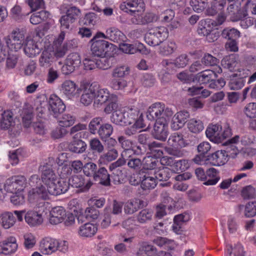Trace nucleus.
I'll return each instance as SVG.
<instances>
[{
    "label": "nucleus",
    "mask_w": 256,
    "mask_h": 256,
    "mask_svg": "<svg viewBox=\"0 0 256 256\" xmlns=\"http://www.w3.org/2000/svg\"><path fill=\"white\" fill-rule=\"evenodd\" d=\"M83 89L84 93L80 98L82 104L88 106L93 102L94 106L98 108L106 104L104 112L107 114L112 112V122L118 125L126 126L125 108H120L116 94L98 84H86Z\"/></svg>",
    "instance_id": "1"
},
{
    "label": "nucleus",
    "mask_w": 256,
    "mask_h": 256,
    "mask_svg": "<svg viewBox=\"0 0 256 256\" xmlns=\"http://www.w3.org/2000/svg\"><path fill=\"white\" fill-rule=\"evenodd\" d=\"M40 170L42 172L43 184L38 186L40 180L36 174L32 176L29 180V185L36 186L28 192V199L30 202H38L39 199L48 200L50 196L59 195L67 192L68 184L59 180L50 166H42Z\"/></svg>",
    "instance_id": "2"
},
{
    "label": "nucleus",
    "mask_w": 256,
    "mask_h": 256,
    "mask_svg": "<svg viewBox=\"0 0 256 256\" xmlns=\"http://www.w3.org/2000/svg\"><path fill=\"white\" fill-rule=\"evenodd\" d=\"M92 53L94 56L99 58L96 59V68L107 70L112 64V58L118 56L122 53L134 54L136 49H93Z\"/></svg>",
    "instance_id": "3"
},
{
    "label": "nucleus",
    "mask_w": 256,
    "mask_h": 256,
    "mask_svg": "<svg viewBox=\"0 0 256 256\" xmlns=\"http://www.w3.org/2000/svg\"><path fill=\"white\" fill-rule=\"evenodd\" d=\"M144 167L139 172L141 180V186L144 190L154 188L158 183L154 174L156 166V160L150 157L144 158L143 160Z\"/></svg>",
    "instance_id": "4"
},
{
    "label": "nucleus",
    "mask_w": 256,
    "mask_h": 256,
    "mask_svg": "<svg viewBox=\"0 0 256 256\" xmlns=\"http://www.w3.org/2000/svg\"><path fill=\"white\" fill-rule=\"evenodd\" d=\"M206 137L214 143H220L230 136L231 130L226 123L209 124L206 130Z\"/></svg>",
    "instance_id": "5"
},
{
    "label": "nucleus",
    "mask_w": 256,
    "mask_h": 256,
    "mask_svg": "<svg viewBox=\"0 0 256 256\" xmlns=\"http://www.w3.org/2000/svg\"><path fill=\"white\" fill-rule=\"evenodd\" d=\"M125 114L126 126L132 124L130 128L126 130V134L132 135L136 133L137 130L144 127L142 114L140 113L138 108H125Z\"/></svg>",
    "instance_id": "6"
},
{
    "label": "nucleus",
    "mask_w": 256,
    "mask_h": 256,
    "mask_svg": "<svg viewBox=\"0 0 256 256\" xmlns=\"http://www.w3.org/2000/svg\"><path fill=\"white\" fill-rule=\"evenodd\" d=\"M174 114L172 108L165 106L162 102H156L152 104L148 108L146 116L152 121H162L170 120Z\"/></svg>",
    "instance_id": "7"
},
{
    "label": "nucleus",
    "mask_w": 256,
    "mask_h": 256,
    "mask_svg": "<svg viewBox=\"0 0 256 256\" xmlns=\"http://www.w3.org/2000/svg\"><path fill=\"white\" fill-rule=\"evenodd\" d=\"M93 83H85L79 87L76 84L70 80H64L60 85V91L62 94L68 100H74L78 99L82 91V95L84 93V87L86 84H93ZM82 96H80L81 97ZM81 98H80V99Z\"/></svg>",
    "instance_id": "8"
},
{
    "label": "nucleus",
    "mask_w": 256,
    "mask_h": 256,
    "mask_svg": "<svg viewBox=\"0 0 256 256\" xmlns=\"http://www.w3.org/2000/svg\"><path fill=\"white\" fill-rule=\"evenodd\" d=\"M26 184V179L24 176H15L8 178L4 184L1 186L6 194H14L18 190H23Z\"/></svg>",
    "instance_id": "9"
},
{
    "label": "nucleus",
    "mask_w": 256,
    "mask_h": 256,
    "mask_svg": "<svg viewBox=\"0 0 256 256\" xmlns=\"http://www.w3.org/2000/svg\"><path fill=\"white\" fill-rule=\"evenodd\" d=\"M80 63L81 59L79 54L71 53L68 56L61 68L62 72L65 75L70 74L80 66Z\"/></svg>",
    "instance_id": "10"
},
{
    "label": "nucleus",
    "mask_w": 256,
    "mask_h": 256,
    "mask_svg": "<svg viewBox=\"0 0 256 256\" xmlns=\"http://www.w3.org/2000/svg\"><path fill=\"white\" fill-rule=\"evenodd\" d=\"M80 63L81 59L79 54L71 53L68 56L61 68L62 72L65 75L70 74L80 66Z\"/></svg>",
    "instance_id": "11"
},
{
    "label": "nucleus",
    "mask_w": 256,
    "mask_h": 256,
    "mask_svg": "<svg viewBox=\"0 0 256 256\" xmlns=\"http://www.w3.org/2000/svg\"><path fill=\"white\" fill-rule=\"evenodd\" d=\"M122 11L130 14L142 12L144 10V4L142 0H126L120 5Z\"/></svg>",
    "instance_id": "12"
},
{
    "label": "nucleus",
    "mask_w": 256,
    "mask_h": 256,
    "mask_svg": "<svg viewBox=\"0 0 256 256\" xmlns=\"http://www.w3.org/2000/svg\"><path fill=\"white\" fill-rule=\"evenodd\" d=\"M168 144L170 147L165 148L166 151L170 154L176 156V149H178L186 146V143L181 134L174 133L172 134L168 140Z\"/></svg>",
    "instance_id": "13"
},
{
    "label": "nucleus",
    "mask_w": 256,
    "mask_h": 256,
    "mask_svg": "<svg viewBox=\"0 0 256 256\" xmlns=\"http://www.w3.org/2000/svg\"><path fill=\"white\" fill-rule=\"evenodd\" d=\"M230 20L233 22L240 21V26L243 28H247L253 25L254 19L248 16V12L246 10L238 8L235 14L230 17Z\"/></svg>",
    "instance_id": "14"
},
{
    "label": "nucleus",
    "mask_w": 256,
    "mask_h": 256,
    "mask_svg": "<svg viewBox=\"0 0 256 256\" xmlns=\"http://www.w3.org/2000/svg\"><path fill=\"white\" fill-rule=\"evenodd\" d=\"M26 222L31 228L37 227L44 222L42 213L37 209L29 210L24 215Z\"/></svg>",
    "instance_id": "15"
},
{
    "label": "nucleus",
    "mask_w": 256,
    "mask_h": 256,
    "mask_svg": "<svg viewBox=\"0 0 256 256\" xmlns=\"http://www.w3.org/2000/svg\"><path fill=\"white\" fill-rule=\"evenodd\" d=\"M165 120L156 122L154 127L153 136L157 140L165 141L168 134V122Z\"/></svg>",
    "instance_id": "16"
},
{
    "label": "nucleus",
    "mask_w": 256,
    "mask_h": 256,
    "mask_svg": "<svg viewBox=\"0 0 256 256\" xmlns=\"http://www.w3.org/2000/svg\"><path fill=\"white\" fill-rule=\"evenodd\" d=\"M70 206H74V204H76L77 207L76 206V208L73 209L74 212H76L78 214L84 215V216L88 220H96L99 216V211L92 206L87 208L84 210L78 204V200L76 199L70 200Z\"/></svg>",
    "instance_id": "17"
},
{
    "label": "nucleus",
    "mask_w": 256,
    "mask_h": 256,
    "mask_svg": "<svg viewBox=\"0 0 256 256\" xmlns=\"http://www.w3.org/2000/svg\"><path fill=\"white\" fill-rule=\"evenodd\" d=\"M18 248L16 238L10 236L0 242V254L10 255L16 252Z\"/></svg>",
    "instance_id": "18"
},
{
    "label": "nucleus",
    "mask_w": 256,
    "mask_h": 256,
    "mask_svg": "<svg viewBox=\"0 0 256 256\" xmlns=\"http://www.w3.org/2000/svg\"><path fill=\"white\" fill-rule=\"evenodd\" d=\"M240 32L234 28H224L222 32V36L228 41L226 42L225 48H238L236 40L240 37Z\"/></svg>",
    "instance_id": "19"
},
{
    "label": "nucleus",
    "mask_w": 256,
    "mask_h": 256,
    "mask_svg": "<svg viewBox=\"0 0 256 256\" xmlns=\"http://www.w3.org/2000/svg\"><path fill=\"white\" fill-rule=\"evenodd\" d=\"M24 38V35L19 30H14L4 38L6 46L8 48H22L21 42Z\"/></svg>",
    "instance_id": "20"
},
{
    "label": "nucleus",
    "mask_w": 256,
    "mask_h": 256,
    "mask_svg": "<svg viewBox=\"0 0 256 256\" xmlns=\"http://www.w3.org/2000/svg\"><path fill=\"white\" fill-rule=\"evenodd\" d=\"M14 125L12 112L10 110H4L0 107V130L10 129Z\"/></svg>",
    "instance_id": "21"
},
{
    "label": "nucleus",
    "mask_w": 256,
    "mask_h": 256,
    "mask_svg": "<svg viewBox=\"0 0 256 256\" xmlns=\"http://www.w3.org/2000/svg\"><path fill=\"white\" fill-rule=\"evenodd\" d=\"M49 110L52 112L54 117L63 112L66 106L62 100L56 94H51L48 98Z\"/></svg>",
    "instance_id": "22"
},
{
    "label": "nucleus",
    "mask_w": 256,
    "mask_h": 256,
    "mask_svg": "<svg viewBox=\"0 0 256 256\" xmlns=\"http://www.w3.org/2000/svg\"><path fill=\"white\" fill-rule=\"evenodd\" d=\"M56 239L46 237L40 240L39 248L43 254L51 255L56 252Z\"/></svg>",
    "instance_id": "23"
},
{
    "label": "nucleus",
    "mask_w": 256,
    "mask_h": 256,
    "mask_svg": "<svg viewBox=\"0 0 256 256\" xmlns=\"http://www.w3.org/2000/svg\"><path fill=\"white\" fill-rule=\"evenodd\" d=\"M190 116L189 112L186 110H182L176 112L173 116L170 126L174 130L182 128Z\"/></svg>",
    "instance_id": "24"
},
{
    "label": "nucleus",
    "mask_w": 256,
    "mask_h": 256,
    "mask_svg": "<svg viewBox=\"0 0 256 256\" xmlns=\"http://www.w3.org/2000/svg\"><path fill=\"white\" fill-rule=\"evenodd\" d=\"M72 186L79 188L80 192H87L92 186L90 180H85L82 176H74L69 179V184Z\"/></svg>",
    "instance_id": "25"
},
{
    "label": "nucleus",
    "mask_w": 256,
    "mask_h": 256,
    "mask_svg": "<svg viewBox=\"0 0 256 256\" xmlns=\"http://www.w3.org/2000/svg\"><path fill=\"white\" fill-rule=\"evenodd\" d=\"M174 206L175 202L171 198L168 196H163L162 204L158 206L156 208V217L158 218H162L166 214V208L171 210Z\"/></svg>",
    "instance_id": "26"
},
{
    "label": "nucleus",
    "mask_w": 256,
    "mask_h": 256,
    "mask_svg": "<svg viewBox=\"0 0 256 256\" xmlns=\"http://www.w3.org/2000/svg\"><path fill=\"white\" fill-rule=\"evenodd\" d=\"M66 212L62 206L52 208L50 212L49 222L52 224H58L64 221Z\"/></svg>",
    "instance_id": "27"
},
{
    "label": "nucleus",
    "mask_w": 256,
    "mask_h": 256,
    "mask_svg": "<svg viewBox=\"0 0 256 256\" xmlns=\"http://www.w3.org/2000/svg\"><path fill=\"white\" fill-rule=\"evenodd\" d=\"M210 164L214 166L224 165L228 161V154L224 150H218L210 155Z\"/></svg>",
    "instance_id": "28"
},
{
    "label": "nucleus",
    "mask_w": 256,
    "mask_h": 256,
    "mask_svg": "<svg viewBox=\"0 0 256 256\" xmlns=\"http://www.w3.org/2000/svg\"><path fill=\"white\" fill-rule=\"evenodd\" d=\"M16 222V218L11 212H4L0 214V224L4 229H9Z\"/></svg>",
    "instance_id": "29"
},
{
    "label": "nucleus",
    "mask_w": 256,
    "mask_h": 256,
    "mask_svg": "<svg viewBox=\"0 0 256 256\" xmlns=\"http://www.w3.org/2000/svg\"><path fill=\"white\" fill-rule=\"evenodd\" d=\"M98 230L96 225L88 222L79 227L78 234L84 238H90L94 236Z\"/></svg>",
    "instance_id": "30"
},
{
    "label": "nucleus",
    "mask_w": 256,
    "mask_h": 256,
    "mask_svg": "<svg viewBox=\"0 0 256 256\" xmlns=\"http://www.w3.org/2000/svg\"><path fill=\"white\" fill-rule=\"evenodd\" d=\"M162 144L154 142L148 145L149 149L150 150V154L146 158L150 157L156 160V166L158 163V160H157L158 158H160L163 154V152L162 149Z\"/></svg>",
    "instance_id": "31"
},
{
    "label": "nucleus",
    "mask_w": 256,
    "mask_h": 256,
    "mask_svg": "<svg viewBox=\"0 0 256 256\" xmlns=\"http://www.w3.org/2000/svg\"><path fill=\"white\" fill-rule=\"evenodd\" d=\"M27 156L28 154L24 149L22 148H18L10 152L8 154L9 161L12 165L16 166L18 164L20 160Z\"/></svg>",
    "instance_id": "32"
},
{
    "label": "nucleus",
    "mask_w": 256,
    "mask_h": 256,
    "mask_svg": "<svg viewBox=\"0 0 256 256\" xmlns=\"http://www.w3.org/2000/svg\"><path fill=\"white\" fill-rule=\"evenodd\" d=\"M56 118L57 122L59 126L65 128L70 127L72 126L76 120V117L69 114L61 113L58 115Z\"/></svg>",
    "instance_id": "33"
},
{
    "label": "nucleus",
    "mask_w": 256,
    "mask_h": 256,
    "mask_svg": "<svg viewBox=\"0 0 256 256\" xmlns=\"http://www.w3.org/2000/svg\"><path fill=\"white\" fill-rule=\"evenodd\" d=\"M216 77L217 75L214 71L207 70L198 74L196 76V80L201 84H206Z\"/></svg>",
    "instance_id": "34"
},
{
    "label": "nucleus",
    "mask_w": 256,
    "mask_h": 256,
    "mask_svg": "<svg viewBox=\"0 0 256 256\" xmlns=\"http://www.w3.org/2000/svg\"><path fill=\"white\" fill-rule=\"evenodd\" d=\"M124 164V160L118 159L116 162H113L110 166V169L114 177V180L120 182L123 178L122 172L120 166Z\"/></svg>",
    "instance_id": "35"
},
{
    "label": "nucleus",
    "mask_w": 256,
    "mask_h": 256,
    "mask_svg": "<svg viewBox=\"0 0 256 256\" xmlns=\"http://www.w3.org/2000/svg\"><path fill=\"white\" fill-rule=\"evenodd\" d=\"M54 61L51 49H44L39 59L40 66L44 68L50 66Z\"/></svg>",
    "instance_id": "36"
},
{
    "label": "nucleus",
    "mask_w": 256,
    "mask_h": 256,
    "mask_svg": "<svg viewBox=\"0 0 256 256\" xmlns=\"http://www.w3.org/2000/svg\"><path fill=\"white\" fill-rule=\"evenodd\" d=\"M68 148L69 150L72 152L81 154L86 150V144L81 140H76L75 136H74V140L69 144Z\"/></svg>",
    "instance_id": "37"
},
{
    "label": "nucleus",
    "mask_w": 256,
    "mask_h": 256,
    "mask_svg": "<svg viewBox=\"0 0 256 256\" xmlns=\"http://www.w3.org/2000/svg\"><path fill=\"white\" fill-rule=\"evenodd\" d=\"M222 66L226 68H228L230 71H236L238 70V62L236 60V56L232 54L228 56H225L222 60Z\"/></svg>",
    "instance_id": "38"
},
{
    "label": "nucleus",
    "mask_w": 256,
    "mask_h": 256,
    "mask_svg": "<svg viewBox=\"0 0 256 256\" xmlns=\"http://www.w3.org/2000/svg\"><path fill=\"white\" fill-rule=\"evenodd\" d=\"M19 58V54L16 49L10 50L6 58V67L8 70L16 68Z\"/></svg>",
    "instance_id": "39"
},
{
    "label": "nucleus",
    "mask_w": 256,
    "mask_h": 256,
    "mask_svg": "<svg viewBox=\"0 0 256 256\" xmlns=\"http://www.w3.org/2000/svg\"><path fill=\"white\" fill-rule=\"evenodd\" d=\"M206 180L204 183L206 186L216 184L220 180L218 172L214 168H210L206 172Z\"/></svg>",
    "instance_id": "40"
},
{
    "label": "nucleus",
    "mask_w": 256,
    "mask_h": 256,
    "mask_svg": "<svg viewBox=\"0 0 256 256\" xmlns=\"http://www.w3.org/2000/svg\"><path fill=\"white\" fill-rule=\"evenodd\" d=\"M93 50V49H90V52L84 56L83 64L86 70H92L96 68V59L95 58L96 56L92 54Z\"/></svg>",
    "instance_id": "41"
},
{
    "label": "nucleus",
    "mask_w": 256,
    "mask_h": 256,
    "mask_svg": "<svg viewBox=\"0 0 256 256\" xmlns=\"http://www.w3.org/2000/svg\"><path fill=\"white\" fill-rule=\"evenodd\" d=\"M188 128L191 132L197 134L204 129V126L201 120L192 118L188 121Z\"/></svg>",
    "instance_id": "42"
},
{
    "label": "nucleus",
    "mask_w": 256,
    "mask_h": 256,
    "mask_svg": "<svg viewBox=\"0 0 256 256\" xmlns=\"http://www.w3.org/2000/svg\"><path fill=\"white\" fill-rule=\"evenodd\" d=\"M49 16L50 13L46 10L36 12L30 16V22L33 24H38L46 20Z\"/></svg>",
    "instance_id": "43"
},
{
    "label": "nucleus",
    "mask_w": 256,
    "mask_h": 256,
    "mask_svg": "<svg viewBox=\"0 0 256 256\" xmlns=\"http://www.w3.org/2000/svg\"><path fill=\"white\" fill-rule=\"evenodd\" d=\"M96 180H100V182L104 186H108L110 184V175L107 170L104 168H100L96 173L94 178Z\"/></svg>",
    "instance_id": "44"
},
{
    "label": "nucleus",
    "mask_w": 256,
    "mask_h": 256,
    "mask_svg": "<svg viewBox=\"0 0 256 256\" xmlns=\"http://www.w3.org/2000/svg\"><path fill=\"white\" fill-rule=\"evenodd\" d=\"M23 238V244L26 250L32 248L36 243V236L32 232H27L24 234Z\"/></svg>",
    "instance_id": "45"
},
{
    "label": "nucleus",
    "mask_w": 256,
    "mask_h": 256,
    "mask_svg": "<svg viewBox=\"0 0 256 256\" xmlns=\"http://www.w3.org/2000/svg\"><path fill=\"white\" fill-rule=\"evenodd\" d=\"M21 116L24 125L26 128L30 127L32 118V109L30 106H26L22 110Z\"/></svg>",
    "instance_id": "46"
},
{
    "label": "nucleus",
    "mask_w": 256,
    "mask_h": 256,
    "mask_svg": "<svg viewBox=\"0 0 256 256\" xmlns=\"http://www.w3.org/2000/svg\"><path fill=\"white\" fill-rule=\"evenodd\" d=\"M141 201L139 199L134 198L127 202L124 207V212L132 214L136 212L140 207Z\"/></svg>",
    "instance_id": "47"
},
{
    "label": "nucleus",
    "mask_w": 256,
    "mask_h": 256,
    "mask_svg": "<svg viewBox=\"0 0 256 256\" xmlns=\"http://www.w3.org/2000/svg\"><path fill=\"white\" fill-rule=\"evenodd\" d=\"M154 244L160 247L172 250L174 248L175 243L174 240H168L166 238L158 237L153 240Z\"/></svg>",
    "instance_id": "48"
},
{
    "label": "nucleus",
    "mask_w": 256,
    "mask_h": 256,
    "mask_svg": "<svg viewBox=\"0 0 256 256\" xmlns=\"http://www.w3.org/2000/svg\"><path fill=\"white\" fill-rule=\"evenodd\" d=\"M156 174H154L156 178L158 180H167L170 176V170L166 167L157 168V166H156Z\"/></svg>",
    "instance_id": "49"
},
{
    "label": "nucleus",
    "mask_w": 256,
    "mask_h": 256,
    "mask_svg": "<svg viewBox=\"0 0 256 256\" xmlns=\"http://www.w3.org/2000/svg\"><path fill=\"white\" fill-rule=\"evenodd\" d=\"M162 40L160 37L156 36L154 33L150 30L146 33L145 36V40L146 42L151 46H155L158 45L162 42Z\"/></svg>",
    "instance_id": "50"
},
{
    "label": "nucleus",
    "mask_w": 256,
    "mask_h": 256,
    "mask_svg": "<svg viewBox=\"0 0 256 256\" xmlns=\"http://www.w3.org/2000/svg\"><path fill=\"white\" fill-rule=\"evenodd\" d=\"M10 202L16 206H20L24 204L25 197L23 190H18L10 196Z\"/></svg>",
    "instance_id": "51"
},
{
    "label": "nucleus",
    "mask_w": 256,
    "mask_h": 256,
    "mask_svg": "<svg viewBox=\"0 0 256 256\" xmlns=\"http://www.w3.org/2000/svg\"><path fill=\"white\" fill-rule=\"evenodd\" d=\"M118 156V152L114 148L109 150L106 153L102 155L100 158L101 163H106L114 160Z\"/></svg>",
    "instance_id": "52"
},
{
    "label": "nucleus",
    "mask_w": 256,
    "mask_h": 256,
    "mask_svg": "<svg viewBox=\"0 0 256 256\" xmlns=\"http://www.w3.org/2000/svg\"><path fill=\"white\" fill-rule=\"evenodd\" d=\"M207 0H191L190 5L192 8L193 10L198 12H200L207 6Z\"/></svg>",
    "instance_id": "53"
},
{
    "label": "nucleus",
    "mask_w": 256,
    "mask_h": 256,
    "mask_svg": "<svg viewBox=\"0 0 256 256\" xmlns=\"http://www.w3.org/2000/svg\"><path fill=\"white\" fill-rule=\"evenodd\" d=\"M190 166V162L186 160H176L174 164L173 171L175 172H179L188 169Z\"/></svg>",
    "instance_id": "54"
},
{
    "label": "nucleus",
    "mask_w": 256,
    "mask_h": 256,
    "mask_svg": "<svg viewBox=\"0 0 256 256\" xmlns=\"http://www.w3.org/2000/svg\"><path fill=\"white\" fill-rule=\"evenodd\" d=\"M113 128L110 124H105L100 128L98 133L102 139L108 138L112 133Z\"/></svg>",
    "instance_id": "55"
},
{
    "label": "nucleus",
    "mask_w": 256,
    "mask_h": 256,
    "mask_svg": "<svg viewBox=\"0 0 256 256\" xmlns=\"http://www.w3.org/2000/svg\"><path fill=\"white\" fill-rule=\"evenodd\" d=\"M130 68L126 65L116 67L113 70L112 75L114 78H122L129 74Z\"/></svg>",
    "instance_id": "56"
},
{
    "label": "nucleus",
    "mask_w": 256,
    "mask_h": 256,
    "mask_svg": "<svg viewBox=\"0 0 256 256\" xmlns=\"http://www.w3.org/2000/svg\"><path fill=\"white\" fill-rule=\"evenodd\" d=\"M232 250L234 252V256H244V250L243 246L241 244H237L234 249L230 245H228L226 246V254L230 256L232 252Z\"/></svg>",
    "instance_id": "57"
},
{
    "label": "nucleus",
    "mask_w": 256,
    "mask_h": 256,
    "mask_svg": "<svg viewBox=\"0 0 256 256\" xmlns=\"http://www.w3.org/2000/svg\"><path fill=\"white\" fill-rule=\"evenodd\" d=\"M96 20V15L94 12H90L86 14L84 18L80 20V24L81 25L94 26Z\"/></svg>",
    "instance_id": "58"
},
{
    "label": "nucleus",
    "mask_w": 256,
    "mask_h": 256,
    "mask_svg": "<svg viewBox=\"0 0 256 256\" xmlns=\"http://www.w3.org/2000/svg\"><path fill=\"white\" fill-rule=\"evenodd\" d=\"M59 72L53 67L50 68L48 71L46 82L48 84H53L60 77Z\"/></svg>",
    "instance_id": "59"
},
{
    "label": "nucleus",
    "mask_w": 256,
    "mask_h": 256,
    "mask_svg": "<svg viewBox=\"0 0 256 256\" xmlns=\"http://www.w3.org/2000/svg\"><path fill=\"white\" fill-rule=\"evenodd\" d=\"M58 170L60 173V176L61 178H58H58L59 180H64L68 184L64 178H68L72 173V168L70 164H64V165L60 166Z\"/></svg>",
    "instance_id": "60"
},
{
    "label": "nucleus",
    "mask_w": 256,
    "mask_h": 256,
    "mask_svg": "<svg viewBox=\"0 0 256 256\" xmlns=\"http://www.w3.org/2000/svg\"><path fill=\"white\" fill-rule=\"evenodd\" d=\"M153 216V212L148 209L141 210L138 216V220L140 223H144L151 220Z\"/></svg>",
    "instance_id": "61"
},
{
    "label": "nucleus",
    "mask_w": 256,
    "mask_h": 256,
    "mask_svg": "<svg viewBox=\"0 0 256 256\" xmlns=\"http://www.w3.org/2000/svg\"><path fill=\"white\" fill-rule=\"evenodd\" d=\"M97 166L93 162H88L84 166L83 172L84 174L88 176H94L96 174Z\"/></svg>",
    "instance_id": "62"
},
{
    "label": "nucleus",
    "mask_w": 256,
    "mask_h": 256,
    "mask_svg": "<svg viewBox=\"0 0 256 256\" xmlns=\"http://www.w3.org/2000/svg\"><path fill=\"white\" fill-rule=\"evenodd\" d=\"M127 82L124 79L114 78L110 82V86L114 90H121L127 86Z\"/></svg>",
    "instance_id": "63"
},
{
    "label": "nucleus",
    "mask_w": 256,
    "mask_h": 256,
    "mask_svg": "<svg viewBox=\"0 0 256 256\" xmlns=\"http://www.w3.org/2000/svg\"><path fill=\"white\" fill-rule=\"evenodd\" d=\"M244 113L250 118H256V103L250 102L244 108Z\"/></svg>",
    "instance_id": "64"
}]
</instances>
